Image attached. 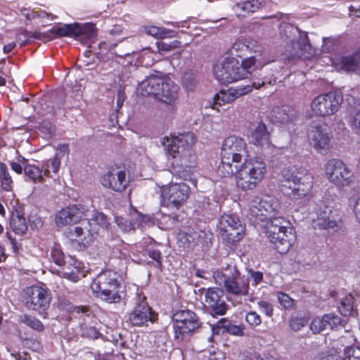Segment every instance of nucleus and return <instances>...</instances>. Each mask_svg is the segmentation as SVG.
<instances>
[{
	"mask_svg": "<svg viewBox=\"0 0 360 360\" xmlns=\"http://www.w3.org/2000/svg\"><path fill=\"white\" fill-rule=\"evenodd\" d=\"M195 142L196 137L192 132L162 139L171 162L172 173L184 180L190 179L196 171Z\"/></svg>",
	"mask_w": 360,
	"mask_h": 360,
	"instance_id": "obj_1",
	"label": "nucleus"
},
{
	"mask_svg": "<svg viewBox=\"0 0 360 360\" xmlns=\"http://www.w3.org/2000/svg\"><path fill=\"white\" fill-rule=\"evenodd\" d=\"M179 86L162 72L150 75L139 84L136 94L152 96L155 99L174 108L179 98Z\"/></svg>",
	"mask_w": 360,
	"mask_h": 360,
	"instance_id": "obj_2",
	"label": "nucleus"
},
{
	"mask_svg": "<svg viewBox=\"0 0 360 360\" xmlns=\"http://www.w3.org/2000/svg\"><path fill=\"white\" fill-rule=\"evenodd\" d=\"M313 186L314 176L306 169L293 166L281 171L280 190L292 200H300L309 195Z\"/></svg>",
	"mask_w": 360,
	"mask_h": 360,
	"instance_id": "obj_3",
	"label": "nucleus"
},
{
	"mask_svg": "<svg viewBox=\"0 0 360 360\" xmlns=\"http://www.w3.org/2000/svg\"><path fill=\"white\" fill-rule=\"evenodd\" d=\"M245 141L237 136L226 138L221 148V163L217 172L222 177L229 176L234 174V165L241 163L248 157Z\"/></svg>",
	"mask_w": 360,
	"mask_h": 360,
	"instance_id": "obj_4",
	"label": "nucleus"
},
{
	"mask_svg": "<svg viewBox=\"0 0 360 360\" xmlns=\"http://www.w3.org/2000/svg\"><path fill=\"white\" fill-rule=\"evenodd\" d=\"M243 164L234 165L238 188L254 190L262 182L266 172V165L262 158H245Z\"/></svg>",
	"mask_w": 360,
	"mask_h": 360,
	"instance_id": "obj_5",
	"label": "nucleus"
},
{
	"mask_svg": "<svg viewBox=\"0 0 360 360\" xmlns=\"http://www.w3.org/2000/svg\"><path fill=\"white\" fill-rule=\"evenodd\" d=\"M120 276L115 271L110 269L101 272L91 285V290L96 297L110 303L120 300Z\"/></svg>",
	"mask_w": 360,
	"mask_h": 360,
	"instance_id": "obj_6",
	"label": "nucleus"
},
{
	"mask_svg": "<svg viewBox=\"0 0 360 360\" xmlns=\"http://www.w3.org/2000/svg\"><path fill=\"white\" fill-rule=\"evenodd\" d=\"M266 235L274 248L281 254L286 253L296 238L293 227L283 218H274L266 226Z\"/></svg>",
	"mask_w": 360,
	"mask_h": 360,
	"instance_id": "obj_7",
	"label": "nucleus"
},
{
	"mask_svg": "<svg viewBox=\"0 0 360 360\" xmlns=\"http://www.w3.org/2000/svg\"><path fill=\"white\" fill-rule=\"evenodd\" d=\"M281 205L277 198L271 195L256 197L250 202L248 217L250 221L257 224L266 221L267 226L274 218H282Z\"/></svg>",
	"mask_w": 360,
	"mask_h": 360,
	"instance_id": "obj_8",
	"label": "nucleus"
},
{
	"mask_svg": "<svg viewBox=\"0 0 360 360\" xmlns=\"http://www.w3.org/2000/svg\"><path fill=\"white\" fill-rule=\"evenodd\" d=\"M213 278L217 285L224 288L227 294L234 296L249 295V279L241 276L235 266H230L225 271H214Z\"/></svg>",
	"mask_w": 360,
	"mask_h": 360,
	"instance_id": "obj_9",
	"label": "nucleus"
},
{
	"mask_svg": "<svg viewBox=\"0 0 360 360\" xmlns=\"http://www.w3.org/2000/svg\"><path fill=\"white\" fill-rule=\"evenodd\" d=\"M245 72L238 59L226 56L213 66V75L221 84H231L244 79Z\"/></svg>",
	"mask_w": 360,
	"mask_h": 360,
	"instance_id": "obj_10",
	"label": "nucleus"
},
{
	"mask_svg": "<svg viewBox=\"0 0 360 360\" xmlns=\"http://www.w3.org/2000/svg\"><path fill=\"white\" fill-rule=\"evenodd\" d=\"M324 169L328 181L337 186H349L354 181L353 171L340 159L329 160L325 164Z\"/></svg>",
	"mask_w": 360,
	"mask_h": 360,
	"instance_id": "obj_11",
	"label": "nucleus"
},
{
	"mask_svg": "<svg viewBox=\"0 0 360 360\" xmlns=\"http://www.w3.org/2000/svg\"><path fill=\"white\" fill-rule=\"evenodd\" d=\"M310 217L315 223V226L323 229L338 227L340 221L338 211L333 210L323 200H319L314 202Z\"/></svg>",
	"mask_w": 360,
	"mask_h": 360,
	"instance_id": "obj_12",
	"label": "nucleus"
},
{
	"mask_svg": "<svg viewBox=\"0 0 360 360\" xmlns=\"http://www.w3.org/2000/svg\"><path fill=\"white\" fill-rule=\"evenodd\" d=\"M196 314L190 310H180L173 316L174 338L179 342L185 340L199 328Z\"/></svg>",
	"mask_w": 360,
	"mask_h": 360,
	"instance_id": "obj_13",
	"label": "nucleus"
},
{
	"mask_svg": "<svg viewBox=\"0 0 360 360\" xmlns=\"http://www.w3.org/2000/svg\"><path fill=\"white\" fill-rule=\"evenodd\" d=\"M342 101V96L338 91H329L316 96L311 103V110L318 117H327L336 113Z\"/></svg>",
	"mask_w": 360,
	"mask_h": 360,
	"instance_id": "obj_14",
	"label": "nucleus"
},
{
	"mask_svg": "<svg viewBox=\"0 0 360 360\" xmlns=\"http://www.w3.org/2000/svg\"><path fill=\"white\" fill-rule=\"evenodd\" d=\"M218 228L223 239L229 243L238 242L245 235V227L239 217L236 215L224 214L221 216L218 222Z\"/></svg>",
	"mask_w": 360,
	"mask_h": 360,
	"instance_id": "obj_15",
	"label": "nucleus"
},
{
	"mask_svg": "<svg viewBox=\"0 0 360 360\" xmlns=\"http://www.w3.org/2000/svg\"><path fill=\"white\" fill-rule=\"evenodd\" d=\"M24 298L29 309L41 314L49 308L51 295L48 289L40 285H32L25 289Z\"/></svg>",
	"mask_w": 360,
	"mask_h": 360,
	"instance_id": "obj_16",
	"label": "nucleus"
},
{
	"mask_svg": "<svg viewBox=\"0 0 360 360\" xmlns=\"http://www.w3.org/2000/svg\"><path fill=\"white\" fill-rule=\"evenodd\" d=\"M266 82L273 84L276 82V79H271L269 81L263 80L261 83L252 82L245 85H239L236 87H231L227 90H221L214 97L212 108H216L217 105L230 103L238 97L250 93L253 88L259 89Z\"/></svg>",
	"mask_w": 360,
	"mask_h": 360,
	"instance_id": "obj_17",
	"label": "nucleus"
},
{
	"mask_svg": "<svg viewBox=\"0 0 360 360\" xmlns=\"http://www.w3.org/2000/svg\"><path fill=\"white\" fill-rule=\"evenodd\" d=\"M191 193L190 187L185 183H170L162 191L165 206L179 209L186 202Z\"/></svg>",
	"mask_w": 360,
	"mask_h": 360,
	"instance_id": "obj_18",
	"label": "nucleus"
},
{
	"mask_svg": "<svg viewBox=\"0 0 360 360\" xmlns=\"http://www.w3.org/2000/svg\"><path fill=\"white\" fill-rule=\"evenodd\" d=\"M332 132L329 127L324 122L311 127L309 132L311 145L321 154L326 153L332 147Z\"/></svg>",
	"mask_w": 360,
	"mask_h": 360,
	"instance_id": "obj_19",
	"label": "nucleus"
},
{
	"mask_svg": "<svg viewBox=\"0 0 360 360\" xmlns=\"http://www.w3.org/2000/svg\"><path fill=\"white\" fill-rule=\"evenodd\" d=\"M91 207V203L89 205L76 204L66 207L56 214L55 222L58 226L79 224L87 215Z\"/></svg>",
	"mask_w": 360,
	"mask_h": 360,
	"instance_id": "obj_20",
	"label": "nucleus"
},
{
	"mask_svg": "<svg viewBox=\"0 0 360 360\" xmlns=\"http://www.w3.org/2000/svg\"><path fill=\"white\" fill-rule=\"evenodd\" d=\"M59 37H70L86 44L95 36L94 29L91 25H81L79 23L65 24L56 30H51Z\"/></svg>",
	"mask_w": 360,
	"mask_h": 360,
	"instance_id": "obj_21",
	"label": "nucleus"
},
{
	"mask_svg": "<svg viewBox=\"0 0 360 360\" xmlns=\"http://www.w3.org/2000/svg\"><path fill=\"white\" fill-rule=\"evenodd\" d=\"M326 64L330 65L337 71L359 72H360V49L352 56H342L336 55L334 57H323Z\"/></svg>",
	"mask_w": 360,
	"mask_h": 360,
	"instance_id": "obj_22",
	"label": "nucleus"
},
{
	"mask_svg": "<svg viewBox=\"0 0 360 360\" xmlns=\"http://www.w3.org/2000/svg\"><path fill=\"white\" fill-rule=\"evenodd\" d=\"M101 183L105 188L121 192L126 189L129 180L126 178L125 171L117 167H112L101 176Z\"/></svg>",
	"mask_w": 360,
	"mask_h": 360,
	"instance_id": "obj_23",
	"label": "nucleus"
},
{
	"mask_svg": "<svg viewBox=\"0 0 360 360\" xmlns=\"http://www.w3.org/2000/svg\"><path fill=\"white\" fill-rule=\"evenodd\" d=\"M205 302L212 315L223 316L228 309L224 292L219 288H209L205 294Z\"/></svg>",
	"mask_w": 360,
	"mask_h": 360,
	"instance_id": "obj_24",
	"label": "nucleus"
},
{
	"mask_svg": "<svg viewBox=\"0 0 360 360\" xmlns=\"http://www.w3.org/2000/svg\"><path fill=\"white\" fill-rule=\"evenodd\" d=\"M80 245L84 248L89 246L98 236V229L91 226L90 222L86 219H83L70 231Z\"/></svg>",
	"mask_w": 360,
	"mask_h": 360,
	"instance_id": "obj_25",
	"label": "nucleus"
},
{
	"mask_svg": "<svg viewBox=\"0 0 360 360\" xmlns=\"http://www.w3.org/2000/svg\"><path fill=\"white\" fill-rule=\"evenodd\" d=\"M261 52L262 47L257 41L252 39H246L244 41H238L233 44L224 56L238 59V58L246 56L248 53Z\"/></svg>",
	"mask_w": 360,
	"mask_h": 360,
	"instance_id": "obj_26",
	"label": "nucleus"
},
{
	"mask_svg": "<svg viewBox=\"0 0 360 360\" xmlns=\"http://www.w3.org/2000/svg\"><path fill=\"white\" fill-rule=\"evenodd\" d=\"M146 297L136 293V327L148 326V323H154L158 314L152 311L145 301Z\"/></svg>",
	"mask_w": 360,
	"mask_h": 360,
	"instance_id": "obj_27",
	"label": "nucleus"
},
{
	"mask_svg": "<svg viewBox=\"0 0 360 360\" xmlns=\"http://www.w3.org/2000/svg\"><path fill=\"white\" fill-rule=\"evenodd\" d=\"M184 234L186 240L190 245H199L202 249H205L208 248L211 244L212 233L206 228L203 229L198 227L189 228Z\"/></svg>",
	"mask_w": 360,
	"mask_h": 360,
	"instance_id": "obj_28",
	"label": "nucleus"
},
{
	"mask_svg": "<svg viewBox=\"0 0 360 360\" xmlns=\"http://www.w3.org/2000/svg\"><path fill=\"white\" fill-rule=\"evenodd\" d=\"M61 266L63 276L72 282L84 276V264L72 256L66 257Z\"/></svg>",
	"mask_w": 360,
	"mask_h": 360,
	"instance_id": "obj_29",
	"label": "nucleus"
},
{
	"mask_svg": "<svg viewBox=\"0 0 360 360\" xmlns=\"http://www.w3.org/2000/svg\"><path fill=\"white\" fill-rule=\"evenodd\" d=\"M285 32H289L290 36H286V39L288 40L295 49L296 47L301 51H307L310 47L308 37L307 33L300 32L297 27H294L290 25H288L285 28Z\"/></svg>",
	"mask_w": 360,
	"mask_h": 360,
	"instance_id": "obj_30",
	"label": "nucleus"
},
{
	"mask_svg": "<svg viewBox=\"0 0 360 360\" xmlns=\"http://www.w3.org/2000/svg\"><path fill=\"white\" fill-rule=\"evenodd\" d=\"M155 241L150 237L144 238L140 243L142 248V253L143 255H148L150 258L155 262L154 265L158 269L162 267V256L160 251L153 248Z\"/></svg>",
	"mask_w": 360,
	"mask_h": 360,
	"instance_id": "obj_31",
	"label": "nucleus"
},
{
	"mask_svg": "<svg viewBox=\"0 0 360 360\" xmlns=\"http://www.w3.org/2000/svg\"><path fill=\"white\" fill-rule=\"evenodd\" d=\"M249 138L250 143L254 145L264 146L269 143V134L262 122H259L252 129Z\"/></svg>",
	"mask_w": 360,
	"mask_h": 360,
	"instance_id": "obj_32",
	"label": "nucleus"
},
{
	"mask_svg": "<svg viewBox=\"0 0 360 360\" xmlns=\"http://www.w3.org/2000/svg\"><path fill=\"white\" fill-rule=\"evenodd\" d=\"M264 4V0H250L236 4L233 9L238 16L256 12Z\"/></svg>",
	"mask_w": 360,
	"mask_h": 360,
	"instance_id": "obj_33",
	"label": "nucleus"
},
{
	"mask_svg": "<svg viewBox=\"0 0 360 360\" xmlns=\"http://www.w3.org/2000/svg\"><path fill=\"white\" fill-rule=\"evenodd\" d=\"M142 32L156 38H174L178 36V32L175 30H169L162 27L153 25L143 26L141 29Z\"/></svg>",
	"mask_w": 360,
	"mask_h": 360,
	"instance_id": "obj_34",
	"label": "nucleus"
},
{
	"mask_svg": "<svg viewBox=\"0 0 360 360\" xmlns=\"http://www.w3.org/2000/svg\"><path fill=\"white\" fill-rule=\"evenodd\" d=\"M321 360H360V345L345 347L342 356L329 354Z\"/></svg>",
	"mask_w": 360,
	"mask_h": 360,
	"instance_id": "obj_35",
	"label": "nucleus"
},
{
	"mask_svg": "<svg viewBox=\"0 0 360 360\" xmlns=\"http://www.w3.org/2000/svg\"><path fill=\"white\" fill-rule=\"evenodd\" d=\"M212 331L215 334L228 332L229 333L236 336H242L244 333L243 328L239 326L231 325L224 319H221L216 326L212 327Z\"/></svg>",
	"mask_w": 360,
	"mask_h": 360,
	"instance_id": "obj_36",
	"label": "nucleus"
},
{
	"mask_svg": "<svg viewBox=\"0 0 360 360\" xmlns=\"http://www.w3.org/2000/svg\"><path fill=\"white\" fill-rule=\"evenodd\" d=\"M10 226L16 234L22 235L26 232L27 229L26 220L21 210H15L12 212Z\"/></svg>",
	"mask_w": 360,
	"mask_h": 360,
	"instance_id": "obj_37",
	"label": "nucleus"
},
{
	"mask_svg": "<svg viewBox=\"0 0 360 360\" xmlns=\"http://www.w3.org/2000/svg\"><path fill=\"white\" fill-rule=\"evenodd\" d=\"M338 309L342 316L354 315L356 310L354 309V297L351 295H348L342 298Z\"/></svg>",
	"mask_w": 360,
	"mask_h": 360,
	"instance_id": "obj_38",
	"label": "nucleus"
},
{
	"mask_svg": "<svg viewBox=\"0 0 360 360\" xmlns=\"http://www.w3.org/2000/svg\"><path fill=\"white\" fill-rule=\"evenodd\" d=\"M25 174L33 181L34 183L41 182L44 176V168H39L38 166L34 165H26L24 167Z\"/></svg>",
	"mask_w": 360,
	"mask_h": 360,
	"instance_id": "obj_39",
	"label": "nucleus"
},
{
	"mask_svg": "<svg viewBox=\"0 0 360 360\" xmlns=\"http://www.w3.org/2000/svg\"><path fill=\"white\" fill-rule=\"evenodd\" d=\"M326 330H338L344 326L345 321L339 316L330 313L323 315Z\"/></svg>",
	"mask_w": 360,
	"mask_h": 360,
	"instance_id": "obj_40",
	"label": "nucleus"
},
{
	"mask_svg": "<svg viewBox=\"0 0 360 360\" xmlns=\"http://www.w3.org/2000/svg\"><path fill=\"white\" fill-rule=\"evenodd\" d=\"M19 321L38 332H41L44 330V326L41 321L34 316L22 314L19 316Z\"/></svg>",
	"mask_w": 360,
	"mask_h": 360,
	"instance_id": "obj_41",
	"label": "nucleus"
},
{
	"mask_svg": "<svg viewBox=\"0 0 360 360\" xmlns=\"http://www.w3.org/2000/svg\"><path fill=\"white\" fill-rule=\"evenodd\" d=\"M195 72L193 70H186L182 75V84L187 91H193L197 84Z\"/></svg>",
	"mask_w": 360,
	"mask_h": 360,
	"instance_id": "obj_42",
	"label": "nucleus"
},
{
	"mask_svg": "<svg viewBox=\"0 0 360 360\" xmlns=\"http://www.w3.org/2000/svg\"><path fill=\"white\" fill-rule=\"evenodd\" d=\"M288 107H276L272 110V116L274 117V121L278 123L285 124L291 120V115L289 114Z\"/></svg>",
	"mask_w": 360,
	"mask_h": 360,
	"instance_id": "obj_43",
	"label": "nucleus"
},
{
	"mask_svg": "<svg viewBox=\"0 0 360 360\" xmlns=\"http://www.w3.org/2000/svg\"><path fill=\"white\" fill-rule=\"evenodd\" d=\"M91 226L97 227L98 231L101 229H107L110 224L107 217L102 212H96L91 219H87Z\"/></svg>",
	"mask_w": 360,
	"mask_h": 360,
	"instance_id": "obj_44",
	"label": "nucleus"
},
{
	"mask_svg": "<svg viewBox=\"0 0 360 360\" xmlns=\"http://www.w3.org/2000/svg\"><path fill=\"white\" fill-rule=\"evenodd\" d=\"M348 124L353 131L360 133V105L355 106L350 112Z\"/></svg>",
	"mask_w": 360,
	"mask_h": 360,
	"instance_id": "obj_45",
	"label": "nucleus"
},
{
	"mask_svg": "<svg viewBox=\"0 0 360 360\" xmlns=\"http://www.w3.org/2000/svg\"><path fill=\"white\" fill-rule=\"evenodd\" d=\"M259 55H260V53H255V55H253V56L247 57L245 60H243L240 63V65L243 67V70L245 71L244 73V79L248 78V76L254 70L255 67L256 65V63L259 61V59H257V57Z\"/></svg>",
	"mask_w": 360,
	"mask_h": 360,
	"instance_id": "obj_46",
	"label": "nucleus"
},
{
	"mask_svg": "<svg viewBox=\"0 0 360 360\" xmlns=\"http://www.w3.org/2000/svg\"><path fill=\"white\" fill-rule=\"evenodd\" d=\"M0 179L4 190L9 191L12 189L13 181L5 164H0Z\"/></svg>",
	"mask_w": 360,
	"mask_h": 360,
	"instance_id": "obj_47",
	"label": "nucleus"
},
{
	"mask_svg": "<svg viewBox=\"0 0 360 360\" xmlns=\"http://www.w3.org/2000/svg\"><path fill=\"white\" fill-rule=\"evenodd\" d=\"M60 166V158L56 155L53 158L48 160L43 164L44 174L48 176L50 173V168L53 173H57Z\"/></svg>",
	"mask_w": 360,
	"mask_h": 360,
	"instance_id": "obj_48",
	"label": "nucleus"
},
{
	"mask_svg": "<svg viewBox=\"0 0 360 360\" xmlns=\"http://www.w3.org/2000/svg\"><path fill=\"white\" fill-rule=\"evenodd\" d=\"M136 225L142 231L154 225V221L148 215H144L136 210Z\"/></svg>",
	"mask_w": 360,
	"mask_h": 360,
	"instance_id": "obj_49",
	"label": "nucleus"
},
{
	"mask_svg": "<svg viewBox=\"0 0 360 360\" xmlns=\"http://www.w3.org/2000/svg\"><path fill=\"white\" fill-rule=\"evenodd\" d=\"M80 329L82 335L89 338L97 339L101 335L94 326H88L86 323H80Z\"/></svg>",
	"mask_w": 360,
	"mask_h": 360,
	"instance_id": "obj_50",
	"label": "nucleus"
},
{
	"mask_svg": "<svg viewBox=\"0 0 360 360\" xmlns=\"http://www.w3.org/2000/svg\"><path fill=\"white\" fill-rule=\"evenodd\" d=\"M140 162L143 163V169L140 172V176L145 179H149L152 172L150 159L146 155H141Z\"/></svg>",
	"mask_w": 360,
	"mask_h": 360,
	"instance_id": "obj_51",
	"label": "nucleus"
},
{
	"mask_svg": "<svg viewBox=\"0 0 360 360\" xmlns=\"http://www.w3.org/2000/svg\"><path fill=\"white\" fill-rule=\"evenodd\" d=\"M51 257L53 261L58 266H62L65 260L64 254L61 250L60 245L54 244L51 249Z\"/></svg>",
	"mask_w": 360,
	"mask_h": 360,
	"instance_id": "obj_52",
	"label": "nucleus"
},
{
	"mask_svg": "<svg viewBox=\"0 0 360 360\" xmlns=\"http://www.w3.org/2000/svg\"><path fill=\"white\" fill-rule=\"evenodd\" d=\"M310 328L314 333H319L323 330H327L326 323L323 322V316L314 318L311 322Z\"/></svg>",
	"mask_w": 360,
	"mask_h": 360,
	"instance_id": "obj_53",
	"label": "nucleus"
},
{
	"mask_svg": "<svg viewBox=\"0 0 360 360\" xmlns=\"http://www.w3.org/2000/svg\"><path fill=\"white\" fill-rule=\"evenodd\" d=\"M245 321L252 327L259 326L262 323L261 316L255 311L247 312L245 315Z\"/></svg>",
	"mask_w": 360,
	"mask_h": 360,
	"instance_id": "obj_54",
	"label": "nucleus"
},
{
	"mask_svg": "<svg viewBox=\"0 0 360 360\" xmlns=\"http://www.w3.org/2000/svg\"><path fill=\"white\" fill-rule=\"evenodd\" d=\"M306 319L302 316H292L290 321V327L294 331H298L307 324Z\"/></svg>",
	"mask_w": 360,
	"mask_h": 360,
	"instance_id": "obj_55",
	"label": "nucleus"
},
{
	"mask_svg": "<svg viewBox=\"0 0 360 360\" xmlns=\"http://www.w3.org/2000/svg\"><path fill=\"white\" fill-rule=\"evenodd\" d=\"M257 307L259 311L268 317H271L274 314L273 305L264 300H259L257 302Z\"/></svg>",
	"mask_w": 360,
	"mask_h": 360,
	"instance_id": "obj_56",
	"label": "nucleus"
},
{
	"mask_svg": "<svg viewBox=\"0 0 360 360\" xmlns=\"http://www.w3.org/2000/svg\"><path fill=\"white\" fill-rule=\"evenodd\" d=\"M115 222L117 226L124 232L134 230V224L123 217H116Z\"/></svg>",
	"mask_w": 360,
	"mask_h": 360,
	"instance_id": "obj_57",
	"label": "nucleus"
},
{
	"mask_svg": "<svg viewBox=\"0 0 360 360\" xmlns=\"http://www.w3.org/2000/svg\"><path fill=\"white\" fill-rule=\"evenodd\" d=\"M278 300L285 309H290L293 305V300L285 293L279 292L278 294Z\"/></svg>",
	"mask_w": 360,
	"mask_h": 360,
	"instance_id": "obj_58",
	"label": "nucleus"
},
{
	"mask_svg": "<svg viewBox=\"0 0 360 360\" xmlns=\"http://www.w3.org/2000/svg\"><path fill=\"white\" fill-rule=\"evenodd\" d=\"M249 283L251 282L252 285H257L263 281V274L261 271H249Z\"/></svg>",
	"mask_w": 360,
	"mask_h": 360,
	"instance_id": "obj_59",
	"label": "nucleus"
},
{
	"mask_svg": "<svg viewBox=\"0 0 360 360\" xmlns=\"http://www.w3.org/2000/svg\"><path fill=\"white\" fill-rule=\"evenodd\" d=\"M72 313L80 315L84 319L85 317H93L92 311L87 307H72Z\"/></svg>",
	"mask_w": 360,
	"mask_h": 360,
	"instance_id": "obj_60",
	"label": "nucleus"
},
{
	"mask_svg": "<svg viewBox=\"0 0 360 360\" xmlns=\"http://www.w3.org/2000/svg\"><path fill=\"white\" fill-rule=\"evenodd\" d=\"M29 221L31 229L33 230H39L44 225L41 218L38 216H31L29 219Z\"/></svg>",
	"mask_w": 360,
	"mask_h": 360,
	"instance_id": "obj_61",
	"label": "nucleus"
},
{
	"mask_svg": "<svg viewBox=\"0 0 360 360\" xmlns=\"http://www.w3.org/2000/svg\"><path fill=\"white\" fill-rule=\"evenodd\" d=\"M20 34L22 35L24 37L27 39V40L22 43L21 46H24L27 44V41L31 38L41 39V33L38 32H34L33 34H31L26 30H22L20 31Z\"/></svg>",
	"mask_w": 360,
	"mask_h": 360,
	"instance_id": "obj_62",
	"label": "nucleus"
},
{
	"mask_svg": "<svg viewBox=\"0 0 360 360\" xmlns=\"http://www.w3.org/2000/svg\"><path fill=\"white\" fill-rule=\"evenodd\" d=\"M20 13L26 18L27 20L32 19L35 18L36 14L33 11H31L27 8H20Z\"/></svg>",
	"mask_w": 360,
	"mask_h": 360,
	"instance_id": "obj_63",
	"label": "nucleus"
},
{
	"mask_svg": "<svg viewBox=\"0 0 360 360\" xmlns=\"http://www.w3.org/2000/svg\"><path fill=\"white\" fill-rule=\"evenodd\" d=\"M252 360H279L270 354H264L263 356L255 354Z\"/></svg>",
	"mask_w": 360,
	"mask_h": 360,
	"instance_id": "obj_64",
	"label": "nucleus"
}]
</instances>
